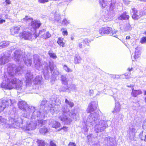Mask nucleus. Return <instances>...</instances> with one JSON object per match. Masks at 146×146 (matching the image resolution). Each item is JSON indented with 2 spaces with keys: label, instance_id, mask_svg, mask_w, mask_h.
I'll return each mask as SVG.
<instances>
[{
  "label": "nucleus",
  "instance_id": "nucleus-1",
  "mask_svg": "<svg viewBox=\"0 0 146 146\" xmlns=\"http://www.w3.org/2000/svg\"><path fill=\"white\" fill-rule=\"evenodd\" d=\"M117 32V31L113 29L112 28L109 27H102L99 30V33L102 36L108 34L113 35L115 34Z\"/></svg>",
  "mask_w": 146,
  "mask_h": 146
},
{
  "label": "nucleus",
  "instance_id": "nucleus-2",
  "mask_svg": "<svg viewBox=\"0 0 146 146\" xmlns=\"http://www.w3.org/2000/svg\"><path fill=\"white\" fill-rule=\"evenodd\" d=\"M131 17L133 19L135 20H139L141 17V15L138 13V10L135 8H133L131 9Z\"/></svg>",
  "mask_w": 146,
  "mask_h": 146
},
{
  "label": "nucleus",
  "instance_id": "nucleus-3",
  "mask_svg": "<svg viewBox=\"0 0 146 146\" xmlns=\"http://www.w3.org/2000/svg\"><path fill=\"white\" fill-rule=\"evenodd\" d=\"M19 36L22 38H24L25 40H28L32 37V34L29 32L24 31L20 33Z\"/></svg>",
  "mask_w": 146,
  "mask_h": 146
},
{
  "label": "nucleus",
  "instance_id": "nucleus-4",
  "mask_svg": "<svg viewBox=\"0 0 146 146\" xmlns=\"http://www.w3.org/2000/svg\"><path fill=\"white\" fill-rule=\"evenodd\" d=\"M128 87L131 88L132 92L131 93V95L132 97H136L137 96L140 95L142 93V92L141 90H135L133 86L130 85L128 86Z\"/></svg>",
  "mask_w": 146,
  "mask_h": 146
},
{
  "label": "nucleus",
  "instance_id": "nucleus-5",
  "mask_svg": "<svg viewBox=\"0 0 146 146\" xmlns=\"http://www.w3.org/2000/svg\"><path fill=\"white\" fill-rule=\"evenodd\" d=\"M12 84L16 88H20L22 84V82L20 80L15 78L11 81Z\"/></svg>",
  "mask_w": 146,
  "mask_h": 146
},
{
  "label": "nucleus",
  "instance_id": "nucleus-6",
  "mask_svg": "<svg viewBox=\"0 0 146 146\" xmlns=\"http://www.w3.org/2000/svg\"><path fill=\"white\" fill-rule=\"evenodd\" d=\"M39 34L42 35L41 37L43 39L46 40L50 37L51 35L48 31L46 32L45 30L42 29L39 32Z\"/></svg>",
  "mask_w": 146,
  "mask_h": 146
},
{
  "label": "nucleus",
  "instance_id": "nucleus-7",
  "mask_svg": "<svg viewBox=\"0 0 146 146\" xmlns=\"http://www.w3.org/2000/svg\"><path fill=\"white\" fill-rule=\"evenodd\" d=\"M41 25V23L40 21L36 20L31 21V25L34 29L39 28Z\"/></svg>",
  "mask_w": 146,
  "mask_h": 146
},
{
  "label": "nucleus",
  "instance_id": "nucleus-8",
  "mask_svg": "<svg viewBox=\"0 0 146 146\" xmlns=\"http://www.w3.org/2000/svg\"><path fill=\"white\" fill-rule=\"evenodd\" d=\"M20 30V27L18 26H14L11 27L10 29V31L11 32V34L12 35H14L18 34L19 33Z\"/></svg>",
  "mask_w": 146,
  "mask_h": 146
},
{
  "label": "nucleus",
  "instance_id": "nucleus-9",
  "mask_svg": "<svg viewBox=\"0 0 146 146\" xmlns=\"http://www.w3.org/2000/svg\"><path fill=\"white\" fill-rule=\"evenodd\" d=\"M90 42V41L88 39L85 38L82 40L81 42L79 43L78 44L79 47L81 48L85 47L86 46H88Z\"/></svg>",
  "mask_w": 146,
  "mask_h": 146
},
{
  "label": "nucleus",
  "instance_id": "nucleus-10",
  "mask_svg": "<svg viewBox=\"0 0 146 146\" xmlns=\"http://www.w3.org/2000/svg\"><path fill=\"white\" fill-rule=\"evenodd\" d=\"M129 18V16L127 14V12H124L122 13L117 18V19L119 20H127Z\"/></svg>",
  "mask_w": 146,
  "mask_h": 146
},
{
  "label": "nucleus",
  "instance_id": "nucleus-11",
  "mask_svg": "<svg viewBox=\"0 0 146 146\" xmlns=\"http://www.w3.org/2000/svg\"><path fill=\"white\" fill-rule=\"evenodd\" d=\"M57 43L60 47H64L65 46V43L64 38L62 37H58L57 41Z\"/></svg>",
  "mask_w": 146,
  "mask_h": 146
},
{
  "label": "nucleus",
  "instance_id": "nucleus-12",
  "mask_svg": "<svg viewBox=\"0 0 146 146\" xmlns=\"http://www.w3.org/2000/svg\"><path fill=\"white\" fill-rule=\"evenodd\" d=\"M27 103L23 101H19L18 103L19 108L21 110H26V108L27 107Z\"/></svg>",
  "mask_w": 146,
  "mask_h": 146
},
{
  "label": "nucleus",
  "instance_id": "nucleus-13",
  "mask_svg": "<svg viewBox=\"0 0 146 146\" xmlns=\"http://www.w3.org/2000/svg\"><path fill=\"white\" fill-rule=\"evenodd\" d=\"M59 118L61 121H65L67 123H70L72 121L71 119L67 117V116L65 115L60 116H59Z\"/></svg>",
  "mask_w": 146,
  "mask_h": 146
},
{
  "label": "nucleus",
  "instance_id": "nucleus-14",
  "mask_svg": "<svg viewBox=\"0 0 146 146\" xmlns=\"http://www.w3.org/2000/svg\"><path fill=\"white\" fill-rule=\"evenodd\" d=\"M61 78L62 84L67 85H68V81L65 77L63 75H62L61 76Z\"/></svg>",
  "mask_w": 146,
  "mask_h": 146
},
{
  "label": "nucleus",
  "instance_id": "nucleus-15",
  "mask_svg": "<svg viewBox=\"0 0 146 146\" xmlns=\"http://www.w3.org/2000/svg\"><path fill=\"white\" fill-rule=\"evenodd\" d=\"M140 56L141 53L140 52L138 51H135L134 56L135 60H137L139 59L140 57Z\"/></svg>",
  "mask_w": 146,
  "mask_h": 146
},
{
  "label": "nucleus",
  "instance_id": "nucleus-16",
  "mask_svg": "<svg viewBox=\"0 0 146 146\" xmlns=\"http://www.w3.org/2000/svg\"><path fill=\"white\" fill-rule=\"evenodd\" d=\"M36 142L37 143L38 146H45L46 145L44 141L42 140L38 139Z\"/></svg>",
  "mask_w": 146,
  "mask_h": 146
},
{
  "label": "nucleus",
  "instance_id": "nucleus-17",
  "mask_svg": "<svg viewBox=\"0 0 146 146\" xmlns=\"http://www.w3.org/2000/svg\"><path fill=\"white\" fill-rule=\"evenodd\" d=\"M60 125L61 124L60 123L57 121H54L53 123L52 127L55 129H57L59 127Z\"/></svg>",
  "mask_w": 146,
  "mask_h": 146
},
{
  "label": "nucleus",
  "instance_id": "nucleus-18",
  "mask_svg": "<svg viewBox=\"0 0 146 146\" xmlns=\"http://www.w3.org/2000/svg\"><path fill=\"white\" fill-rule=\"evenodd\" d=\"M99 3L102 7V8H105L107 5V2L105 0H100Z\"/></svg>",
  "mask_w": 146,
  "mask_h": 146
},
{
  "label": "nucleus",
  "instance_id": "nucleus-19",
  "mask_svg": "<svg viewBox=\"0 0 146 146\" xmlns=\"http://www.w3.org/2000/svg\"><path fill=\"white\" fill-rule=\"evenodd\" d=\"M5 86L7 89L9 90L15 88L11 81L9 82L7 84L5 85Z\"/></svg>",
  "mask_w": 146,
  "mask_h": 146
},
{
  "label": "nucleus",
  "instance_id": "nucleus-20",
  "mask_svg": "<svg viewBox=\"0 0 146 146\" xmlns=\"http://www.w3.org/2000/svg\"><path fill=\"white\" fill-rule=\"evenodd\" d=\"M81 61V58L79 56H76L74 59V63L76 64L80 63Z\"/></svg>",
  "mask_w": 146,
  "mask_h": 146
},
{
  "label": "nucleus",
  "instance_id": "nucleus-21",
  "mask_svg": "<svg viewBox=\"0 0 146 146\" xmlns=\"http://www.w3.org/2000/svg\"><path fill=\"white\" fill-rule=\"evenodd\" d=\"M48 54L49 55L50 57L53 59H55L57 58V56L54 53H52L50 51L48 52Z\"/></svg>",
  "mask_w": 146,
  "mask_h": 146
},
{
  "label": "nucleus",
  "instance_id": "nucleus-22",
  "mask_svg": "<svg viewBox=\"0 0 146 146\" xmlns=\"http://www.w3.org/2000/svg\"><path fill=\"white\" fill-rule=\"evenodd\" d=\"M144 131H142L141 132L139 135V138L141 140H144L145 139V134L144 133L143 134Z\"/></svg>",
  "mask_w": 146,
  "mask_h": 146
},
{
  "label": "nucleus",
  "instance_id": "nucleus-23",
  "mask_svg": "<svg viewBox=\"0 0 146 146\" xmlns=\"http://www.w3.org/2000/svg\"><path fill=\"white\" fill-rule=\"evenodd\" d=\"M65 103L66 104H68L69 105V107L72 108L74 106V104L73 102H69L67 99H65Z\"/></svg>",
  "mask_w": 146,
  "mask_h": 146
},
{
  "label": "nucleus",
  "instance_id": "nucleus-24",
  "mask_svg": "<svg viewBox=\"0 0 146 146\" xmlns=\"http://www.w3.org/2000/svg\"><path fill=\"white\" fill-rule=\"evenodd\" d=\"M63 68L67 72H72V70L69 68L66 65H64L63 66Z\"/></svg>",
  "mask_w": 146,
  "mask_h": 146
},
{
  "label": "nucleus",
  "instance_id": "nucleus-25",
  "mask_svg": "<svg viewBox=\"0 0 146 146\" xmlns=\"http://www.w3.org/2000/svg\"><path fill=\"white\" fill-rule=\"evenodd\" d=\"M33 19L31 17H29L27 16H25V17L23 19V20L26 22H29L28 20L33 21Z\"/></svg>",
  "mask_w": 146,
  "mask_h": 146
},
{
  "label": "nucleus",
  "instance_id": "nucleus-26",
  "mask_svg": "<svg viewBox=\"0 0 146 146\" xmlns=\"http://www.w3.org/2000/svg\"><path fill=\"white\" fill-rule=\"evenodd\" d=\"M64 29L63 28H62L60 31H62V34L64 36H66L68 35V32L66 30L63 31Z\"/></svg>",
  "mask_w": 146,
  "mask_h": 146
},
{
  "label": "nucleus",
  "instance_id": "nucleus-27",
  "mask_svg": "<svg viewBox=\"0 0 146 146\" xmlns=\"http://www.w3.org/2000/svg\"><path fill=\"white\" fill-rule=\"evenodd\" d=\"M140 42L141 44H144L146 43V36L142 37L140 39Z\"/></svg>",
  "mask_w": 146,
  "mask_h": 146
},
{
  "label": "nucleus",
  "instance_id": "nucleus-28",
  "mask_svg": "<svg viewBox=\"0 0 146 146\" xmlns=\"http://www.w3.org/2000/svg\"><path fill=\"white\" fill-rule=\"evenodd\" d=\"M94 111V110L92 107V105H91L88 107V113H91Z\"/></svg>",
  "mask_w": 146,
  "mask_h": 146
},
{
  "label": "nucleus",
  "instance_id": "nucleus-29",
  "mask_svg": "<svg viewBox=\"0 0 146 146\" xmlns=\"http://www.w3.org/2000/svg\"><path fill=\"white\" fill-rule=\"evenodd\" d=\"M69 23V22L66 19H64L62 22V24L64 26H66Z\"/></svg>",
  "mask_w": 146,
  "mask_h": 146
},
{
  "label": "nucleus",
  "instance_id": "nucleus-30",
  "mask_svg": "<svg viewBox=\"0 0 146 146\" xmlns=\"http://www.w3.org/2000/svg\"><path fill=\"white\" fill-rule=\"evenodd\" d=\"M9 45V44L8 42H5L4 43H3L2 44H1L0 46L2 48H4L7 47Z\"/></svg>",
  "mask_w": 146,
  "mask_h": 146
},
{
  "label": "nucleus",
  "instance_id": "nucleus-31",
  "mask_svg": "<svg viewBox=\"0 0 146 146\" xmlns=\"http://www.w3.org/2000/svg\"><path fill=\"white\" fill-rule=\"evenodd\" d=\"M68 127L66 126H63V127L60 128V129H58L57 131H59L62 129H63L64 131H66L68 130Z\"/></svg>",
  "mask_w": 146,
  "mask_h": 146
},
{
  "label": "nucleus",
  "instance_id": "nucleus-32",
  "mask_svg": "<svg viewBox=\"0 0 146 146\" xmlns=\"http://www.w3.org/2000/svg\"><path fill=\"white\" fill-rule=\"evenodd\" d=\"M41 131L42 133H46L48 132V129L46 128H43L41 129Z\"/></svg>",
  "mask_w": 146,
  "mask_h": 146
},
{
  "label": "nucleus",
  "instance_id": "nucleus-33",
  "mask_svg": "<svg viewBox=\"0 0 146 146\" xmlns=\"http://www.w3.org/2000/svg\"><path fill=\"white\" fill-rule=\"evenodd\" d=\"M48 1V0H38V2L41 3H44Z\"/></svg>",
  "mask_w": 146,
  "mask_h": 146
},
{
  "label": "nucleus",
  "instance_id": "nucleus-34",
  "mask_svg": "<svg viewBox=\"0 0 146 146\" xmlns=\"http://www.w3.org/2000/svg\"><path fill=\"white\" fill-rule=\"evenodd\" d=\"M51 71L52 72L54 69V66L53 65H49Z\"/></svg>",
  "mask_w": 146,
  "mask_h": 146
},
{
  "label": "nucleus",
  "instance_id": "nucleus-35",
  "mask_svg": "<svg viewBox=\"0 0 146 146\" xmlns=\"http://www.w3.org/2000/svg\"><path fill=\"white\" fill-rule=\"evenodd\" d=\"M68 146H76V144L73 142H70L68 145Z\"/></svg>",
  "mask_w": 146,
  "mask_h": 146
},
{
  "label": "nucleus",
  "instance_id": "nucleus-36",
  "mask_svg": "<svg viewBox=\"0 0 146 146\" xmlns=\"http://www.w3.org/2000/svg\"><path fill=\"white\" fill-rule=\"evenodd\" d=\"M4 122V119L0 116V124Z\"/></svg>",
  "mask_w": 146,
  "mask_h": 146
},
{
  "label": "nucleus",
  "instance_id": "nucleus-37",
  "mask_svg": "<svg viewBox=\"0 0 146 146\" xmlns=\"http://www.w3.org/2000/svg\"><path fill=\"white\" fill-rule=\"evenodd\" d=\"M50 146H56V144L52 141L50 142Z\"/></svg>",
  "mask_w": 146,
  "mask_h": 146
},
{
  "label": "nucleus",
  "instance_id": "nucleus-38",
  "mask_svg": "<svg viewBox=\"0 0 146 146\" xmlns=\"http://www.w3.org/2000/svg\"><path fill=\"white\" fill-rule=\"evenodd\" d=\"M5 2H6L7 4H10L11 3V2L10 0H6L5 1Z\"/></svg>",
  "mask_w": 146,
  "mask_h": 146
},
{
  "label": "nucleus",
  "instance_id": "nucleus-39",
  "mask_svg": "<svg viewBox=\"0 0 146 146\" xmlns=\"http://www.w3.org/2000/svg\"><path fill=\"white\" fill-rule=\"evenodd\" d=\"M6 21L4 19H1L0 18V24H2L5 22Z\"/></svg>",
  "mask_w": 146,
  "mask_h": 146
},
{
  "label": "nucleus",
  "instance_id": "nucleus-40",
  "mask_svg": "<svg viewBox=\"0 0 146 146\" xmlns=\"http://www.w3.org/2000/svg\"><path fill=\"white\" fill-rule=\"evenodd\" d=\"M89 93V95L90 96L92 95V94H93L94 93L93 90H90Z\"/></svg>",
  "mask_w": 146,
  "mask_h": 146
},
{
  "label": "nucleus",
  "instance_id": "nucleus-41",
  "mask_svg": "<svg viewBox=\"0 0 146 146\" xmlns=\"http://www.w3.org/2000/svg\"><path fill=\"white\" fill-rule=\"evenodd\" d=\"M31 80V78L29 77H28L26 78V81L27 82H29Z\"/></svg>",
  "mask_w": 146,
  "mask_h": 146
},
{
  "label": "nucleus",
  "instance_id": "nucleus-42",
  "mask_svg": "<svg viewBox=\"0 0 146 146\" xmlns=\"http://www.w3.org/2000/svg\"><path fill=\"white\" fill-rule=\"evenodd\" d=\"M33 35L36 38L38 37V35L37 33L36 34V33H35L33 34Z\"/></svg>",
  "mask_w": 146,
  "mask_h": 146
},
{
  "label": "nucleus",
  "instance_id": "nucleus-43",
  "mask_svg": "<svg viewBox=\"0 0 146 146\" xmlns=\"http://www.w3.org/2000/svg\"><path fill=\"white\" fill-rule=\"evenodd\" d=\"M133 68H128L127 70L129 72H130L131 71H132L133 70Z\"/></svg>",
  "mask_w": 146,
  "mask_h": 146
},
{
  "label": "nucleus",
  "instance_id": "nucleus-44",
  "mask_svg": "<svg viewBox=\"0 0 146 146\" xmlns=\"http://www.w3.org/2000/svg\"><path fill=\"white\" fill-rule=\"evenodd\" d=\"M0 108H1V109L0 110V112H1L4 110V107H3L2 106H0Z\"/></svg>",
  "mask_w": 146,
  "mask_h": 146
},
{
  "label": "nucleus",
  "instance_id": "nucleus-45",
  "mask_svg": "<svg viewBox=\"0 0 146 146\" xmlns=\"http://www.w3.org/2000/svg\"><path fill=\"white\" fill-rule=\"evenodd\" d=\"M130 37L129 36H126V40L129 39H130Z\"/></svg>",
  "mask_w": 146,
  "mask_h": 146
},
{
  "label": "nucleus",
  "instance_id": "nucleus-46",
  "mask_svg": "<svg viewBox=\"0 0 146 146\" xmlns=\"http://www.w3.org/2000/svg\"><path fill=\"white\" fill-rule=\"evenodd\" d=\"M130 74H129V75H128V74H127V73H126L125 74V76H129V75H130Z\"/></svg>",
  "mask_w": 146,
  "mask_h": 146
},
{
  "label": "nucleus",
  "instance_id": "nucleus-47",
  "mask_svg": "<svg viewBox=\"0 0 146 146\" xmlns=\"http://www.w3.org/2000/svg\"><path fill=\"white\" fill-rule=\"evenodd\" d=\"M144 95H146V91L145 90L144 91Z\"/></svg>",
  "mask_w": 146,
  "mask_h": 146
},
{
  "label": "nucleus",
  "instance_id": "nucleus-48",
  "mask_svg": "<svg viewBox=\"0 0 146 146\" xmlns=\"http://www.w3.org/2000/svg\"><path fill=\"white\" fill-rule=\"evenodd\" d=\"M144 125V124H143V125H142V127H143V128H144V127H145V125Z\"/></svg>",
  "mask_w": 146,
  "mask_h": 146
},
{
  "label": "nucleus",
  "instance_id": "nucleus-49",
  "mask_svg": "<svg viewBox=\"0 0 146 146\" xmlns=\"http://www.w3.org/2000/svg\"><path fill=\"white\" fill-rule=\"evenodd\" d=\"M144 140L146 141V134L145 136V139Z\"/></svg>",
  "mask_w": 146,
  "mask_h": 146
},
{
  "label": "nucleus",
  "instance_id": "nucleus-50",
  "mask_svg": "<svg viewBox=\"0 0 146 146\" xmlns=\"http://www.w3.org/2000/svg\"><path fill=\"white\" fill-rule=\"evenodd\" d=\"M143 34L145 35H146V30L145 31L144 33H143Z\"/></svg>",
  "mask_w": 146,
  "mask_h": 146
},
{
  "label": "nucleus",
  "instance_id": "nucleus-51",
  "mask_svg": "<svg viewBox=\"0 0 146 146\" xmlns=\"http://www.w3.org/2000/svg\"><path fill=\"white\" fill-rule=\"evenodd\" d=\"M71 38L72 40H73L74 39V38L73 37H72Z\"/></svg>",
  "mask_w": 146,
  "mask_h": 146
},
{
  "label": "nucleus",
  "instance_id": "nucleus-52",
  "mask_svg": "<svg viewBox=\"0 0 146 146\" xmlns=\"http://www.w3.org/2000/svg\"><path fill=\"white\" fill-rule=\"evenodd\" d=\"M144 100H145V103H146V96L145 97V98Z\"/></svg>",
  "mask_w": 146,
  "mask_h": 146
},
{
  "label": "nucleus",
  "instance_id": "nucleus-53",
  "mask_svg": "<svg viewBox=\"0 0 146 146\" xmlns=\"http://www.w3.org/2000/svg\"><path fill=\"white\" fill-rule=\"evenodd\" d=\"M132 130H133L134 131H135V129L134 128H132Z\"/></svg>",
  "mask_w": 146,
  "mask_h": 146
},
{
  "label": "nucleus",
  "instance_id": "nucleus-54",
  "mask_svg": "<svg viewBox=\"0 0 146 146\" xmlns=\"http://www.w3.org/2000/svg\"><path fill=\"white\" fill-rule=\"evenodd\" d=\"M112 5V3H111L110 4V7H111Z\"/></svg>",
  "mask_w": 146,
  "mask_h": 146
},
{
  "label": "nucleus",
  "instance_id": "nucleus-55",
  "mask_svg": "<svg viewBox=\"0 0 146 146\" xmlns=\"http://www.w3.org/2000/svg\"><path fill=\"white\" fill-rule=\"evenodd\" d=\"M146 123V121H144L143 122V123H144V124H145Z\"/></svg>",
  "mask_w": 146,
  "mask_h": 146
},
{
  "label": "nucleus",
  "instance_id": "nucleus-56",
  "mask_svg": "<svg viewBox=\"0 0 146 146\" xmlns=\"http://www.w3.org/2000/svg\"><path fill=\"white\" fill-rule=\"evenodd\" d=\"M126 78H128V77H126Z\"/></svg>",
  "mask_w": 146,
  "mask_h": 146
}]
</instances>
